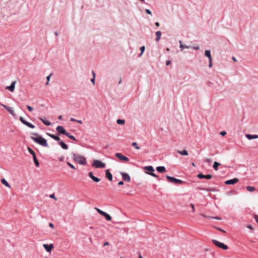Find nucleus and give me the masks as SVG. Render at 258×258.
<instances>
[{"label":"nucleus","mask_w":258,"mask_h":258,"mask_svg":"<svg viewBox=\"0 0 258 258\" xmlns=\"http://www.w3.org/2000/svg\"><path fill=\"white\" fill-rule=\"evenodd\" d=\"M32 135L37 137H31V139L35 143L43 146L47 147L48 146L46 140L42 138L41 136H39L37 133H33Z\"/></svg>","instance_id":"obj_1"},{"label":"nucleus","mask_w":258,"mask_h":258,"mask_svg":"<svg viewBox=\"0 0 258 258\" xmlns=\"http://www.w3.org/2000/svg\"><path fill=\"white\" fill-rule=\"evenodd\" d=\"M73 158L76 162L82 165H86L87 164L86 159L83 156L73 153Z\"/></svg>","instance_id":"obj_2"},{"label":"nucleus","mask_w":258,"mask_h":258,"mask_svg":"<svg viewBox=\"0 0 258 258\" xmlns=\"http://www.w3.org/2000/svg\"><path fill=\"white\" fill-rule=\"evenodd\" d=\"M166 177L168 181L171 183L180 184L183 183V181L182 180L175 178V177H173L170 176L169 175H166Z\"/></svg>","instance_id":"obj_3"},{"label":"nucleus","mask_w":258,"mask_h":258,"mask_svg":"<svg viewBox=\"0 0 258 258\" xmlns=\"http://www.w3.org/2000/svg\"><path fill=\"white\" fill-rule=\"evenodd\" d=\"M92 166L96 168H104L105 167V164L101 162L98 160H94L92 164Z\"/></svg>","instance_id":"obj_4"},{"label":"nucleus","mask_w":258,"mask_h":258,"mask_svg":"<svg viewBox=\"0 0 258 258\" xmlns=\"http://www.w3.org/2000/svg\"><path fill=\"white\" fill-rule=\"evenodd\" d=\"M212 242L217 247H220L222 249L226 250L228 248V247L226 245L216 240L213 239L212 240Z\"/></svg>","instance_id":"obj_5"},{"label":"nucleus","mask_w":258,"mask_h":258,"mask_svg":"<svg viewBox=\"0 0 258 258\" xmlns=\"http://www.w3.org/2000/svg\"><path fill=\"white\" fill-rule=\"evenodd\" d=\"M20 120L21 121L22 123L27 126L28 127H29L31 128H34L35 127V126L34 125L26 121L23 117H20Z\"/></svg>","instance_id":"obj_6"},{"label":"nucleus","mask_w":258,"mask_h":258,"mask_svg":"<svg viewBox=\"0 0 258 258\" xmlns=\"http://www.w3.org/2000/svg\"><path fill=\"white\" fill-rule=\"evenodd\" d=\"M115 156L120 159L121 161L128 162L129 159L126 156L123 155L121 153H117L115 154Z\"/></svg>","instance_id":"obj_7"},{"label":"nucleus","mask_w":258,"mask_h":258,"mask_svg":"<svg viewBox=\"0 0 258 258\" xmlns=\"http://www.w3.org/2000/svg\"><path fill=\"white\" fill-rule=\"evenodd\" d=\"M56 131L60 134H62L66 135L67 133V132L66 131V130L64 128V127L62 126H57L56 127Z\"/></svg>","instance_id":"obj_8"},{"label":"nucleus","mask_w":258,"mask_h":258,"mask_svg":"<svg viewBox=\"0 0 258 258\" xmlns=\"http://www.w3.org/2000/svg\"><path fill=\"white\" fill-rule=\"evenodd\" d=\"M120 173L121 175L122 179L124 181L126 182H130L131 181V177L128 174L122 172H121Z\"/></svg>","instance_id":"obj_9"},{"label":"nucleus","mask_w":258,"mask_h":258,"mask_svg":"<svg viewBox=\"0 0 258 258\" xmlns=\"http://www.w3.org/2000/svg\"><path fill=\"white\" fill-rule=\"evenodd\" d=\"M238 181V179L236 178H234L233 179L226 180L225 182V183L227 185L234 184L236 183Z\"/></svg>","instance_id":"obj_10"},{"label":"nucleus","mask_w":258,"mask_h":258,"mask_svg":"<svg viewBox=\"0 0 258 258\" xmlns=\"http://www.w3.org/2000/svg\"><path fill=\"white\" fill-rule=\"evenodd\" d=\"M0 105L3 106V107H4L7 110H8L9 111V112L14 115V111L13 110V109L11 108L10 107L8 106H7L4 104H2L1 103H0Z\"/></svg>","instance_id":"obj_11"},{"label":"nucleus","mask_w":258,"mask_h":258,"mask_svg":"<svg viewBox=\"0 0 258 258\" xmlns=\"http://www.w3.org/2000/svg\"><path fill=\"white\" fill-rule=\"evenodd\" d=\"M16 83V81H13L11 85L10 86H7L6 88V89H7V90H10L12 92H13L14 91V90H15V87Z\"/></svg>","instance_id":"obj_12"},{"label":"nucleus","mask_w":258,"mask_h":258,"mask_svg":"<svg viewBox=\"0 0 258 258\" xmlns=\"http://www.w3.org/2000/svg\"><path fill=\"white\" fill-rule=\"evenodd\" d=\"M43 246L47 252H50L54 247L52 244H50L49 245L47 244H44Z\"/></svg>","instance_id":"obj_13"},{"label":"nucleus","mask_w":258,"mask_h":258,"mask_svg":"<svg viewBox=\"0 0 258 258\" xmlns=\"http://www.w3.org/2000/svg\"><path fill=\"white\" fill-rule=\"evenodd\" d=\"M197 177L199 178H206L208 179H210L212 178V176L211 174H207L206 175H205L202 173H200L197 175Z\"/></svg>","instance_id":"obj_14"},{"label":"nucleus","mask_w":258,"mask_h":258,"mask_svg":"<svg viewBox=\"0 0 258 258\" xmlns=\"http://www.w3.org/2000/svg\"><path fill=\"white\" fill-rule=\"evenodd\" d=\"M105 176L110 181L112 180V175L108 169L105 171Z\"/></svg>","instance_id":"obj_15"},{"label":"nucleus","mask_w":258,"mask_h":258,"mask_svg":"<svg viewBox=\"0 0 258 258\" xmlns=\"http://www.w3.org/2000/svg\"><path fill=\"white\" fill-rule=\"evenodd\" d=\"M245 137L248 140L258 139V135H256L246 134L245 135Z\"/></svg>","instance_id":"obj_16"},{"label":"nucleus","mask_w":258,"mask_h":258,"mask_svg":"<svg viewBox=\"0 0 258 258\" xmlns=\"http://www.w3.org/2000/svg\"><path fill=\"white\" fill-rule=\"evenodd\" d=\"M58 144L61 147V148L64 150H67L69 148L68 146L65 144L63 141H59Z\"/></svg>","instance_id":"obj_17"},{"label":"nucleus","mask_w":258,"mask_h":258,"mask_svg":"<svg viewBox=\"0 0 258 258\" xmlns=\"http://www.w3.org/2000/svg\"><path fill=\"white\" fill-rule=\"evenodd\" d=\"M46 135L47 136H48L49 137H50V138H52L53 139L55 140V141H57L58 142L60 141V138L58 136H56L54 135L50 134L49 133H46Z\"/></svg>","instance_id":"obj_18"},{"label":"nucleus","mask_w":258,"mask_h":258,"mask_svg":"<svg viewBox=\"0 0 258 258\" xmlns=\"http://www.w3.org/2000/svg\"><path fill=\"white\" fill-rule=\"evenodd\" d=\"M179 44H180V48L181 49V50L183 49V48H189L191 47L190 46H188V45H184V44H182V42L181 40H179Z\"/></svg>","instance_id":"obj_19"},{"label":"nucleus","mask_w":258,"mask_h":258,"mask_svg":"<svg viewBox=\"0 0 258 258\" xmlns=\"http://www.w3.org/2000/svg\"><path fill=\"white\" fill-rule=\"evenodd\" d=\"M156 170L160 173H163L166 171V168L164 166H158Z\"/></svg>","instance_id":"obj_20"},{"label":"nucleus","mask_w":258,"mask_h":258,"mask_svg":"<svg viewBox=\"0 0 258 258\" xmlns=\"http://www.w3.org/2000/svg\"><path fill=\"white\" fill-rule=\"evenodd\" d=\"M156 41H159V40L161 38V35H162V33L161 31H157L156 32Z\"/></svg>","instance_id":"obj_21"},{"label":"nucleus","mask_w":258,"mask_h":258,"mask_svg":"<svg viewBox=\"0 0 258 258\" xmlns=\"http://www.w3.org/2000/svg\"><path fill=\"white\" fill-rule=\"evenodd\" d=\"M205 55L206 56L208 57L209 59H212V56L211 55V51L210 50H206L205 51Z\"/></svg>","instance_id":"obj_22"},{"label":"nucleus","mask_w":258,"mask_h":258,"mask_svg":"<svg viewBox=\"0 0 258 258\" xmlns=\"http://www.w3.org/2000/svg\"><path fill=\"white\" fill-rule=\"evenodd\" d=\"M144 169L146 170H148L149 171H151V173H153V172L155 171L153 167L152 166H145L144 167Z\"/></svg>","instance_id":"obj_23"},{"label":"nucleus","mask_w":258,"mask_h":258,"mask_svg":"<svg viewBox=\"0 0 258 258\" xmlns=\"http://www.w3.org/2000/svg\"><path fill=\"white\" fill-rule=\"evenodd\" d=\"M177 152L181 155L187 156L188 155V152L186 150L183 151L178 150Z\"/></svg>","instance_id":"obj_24"},{"label":"nucleus","mask_w":258,"mask_h":258,"mask_svg":"<svg viewBox=\"0 0 258 258\" xmlns=\"http://www.w3.org/2000/svg\"><path fill=\"white\" fill-rule=\"evenodd\" d=\"M39 119L42 121V122L46 125H50L51 124V123L50 121H48V120H44L43 118H42V117H39Z\"/></svg>","instance_id":"obj_25"},{"label":"nucleus","mask_w":258,"mask_h":258,"mask_svg":"<svg viewBox=\"0 0 258 258\" xmlns=\"http://www.w3.org/2000/svg\"><path fill=\"white\" fill-rule=\"evenodd\" d=\"M1 182L5 185L6 186L10 187V185L9 183L7 182V181L5 179L3 178L1 179Z\"/></svg>","instance_id":"obj_26"},{"label":"nucleus","mask_w":258,"mask_h":258,"mask_svg":"<svg viewBox=\"0 0 258 258\" xmlns=\"http://www.w3.org/2000/svg\"><path fill=\"white\" fill-rule=\"evenodd\" d=\"M103 216L105 217L106 220L108 221H110L111 220V217L106 212L103 214Z\"/></svg>","instance_id":"obj_27"},{"label":"nucleus","mask_w":258,"mask_h":258,"mask_svg":"<svg viewBox=\"0 0 258 258\" xmlns=\"http://www.w3.org/2000/svg\"><path fill=\"white\" fill-rule=\"evenodd\" d=\"M220 165V163H218V162L215 161V162H214V164H213V168L215 170H218V167Z\"/></svg>","instance_id":"obj_28"},{"label":"nucleus","mask_w":258,"mask_h":258,"mask_svg":"<svg viewBox=\"0 0 258 258\" xmlns=\"http://www.w3.org/2000/svg\"><path fill=\"white\" fill-rule=\"evenodd\" d=\"M66 136L72 140H74V141L76 140V138L74 136L70 135L68 132H67V134L66 135Z\"/></svg>","instance_id":"obj_29"},{"label":"nucleus","mask_w":258,"mask_h":258,"mask_svg":"<svg viewBox=\"0 0 258 258\" xmlns=\"http://www.w3.org/2000/svg\"><path fill=\"white\" fill-rule=\"evenodd\" d=\"M33 160H34V163L36 165V167H39V162L38 161L37 158H36V156H34L33 157Z\"/></svg>","instance_id":"obj_30"},{"label":"nucleus","mask_w":258,"mask_h":258,"mask_svg":"<svg viewBox=\"0 0 258 258\" xmlns=\"http://www.w3.org/2000/svg\"><path fill=\"white\" fill-rule=\"evenodd\" d=\"M28 150L29 152L33 156V157L36 156L35 152L31 148L28 147Z\"/></svg>","instance_id":"obj_31"},{"label":"nucleus","mask_w":258,"mask_h":258,"mask_svg":"<svg viewBox=\"0 0 258 258\" xmlns=\"http://www.w3.org/2000/svg\"><path fill=\"white\" fill-rule=\"evenodd\" d=\"M116 122L118 124H123L125 123V120L123 119H118L117 120Z\"/></svg>","instance_id":"obj_32"},{"label":"nucleus","mask_w":258,"mask_h":258,"mask_svg":"<svg viewBox=\"0 0 258 258\" xmlns=\"http://www.w3.org/2000/svg\"><path fill=\"white\" fill-rule=\"evenodd\" d=\"M246 189L249 191H253L255 190V188L253 186H248L246 187Z\"/></svg>","instance_id":"obj_33"},{"label":"nucleus","mask_w":258,"mask_h":258,"mask_svg":"<svg viewBox=\"0 0 258 258\" xmlns=\"http://www.w3.org/2000/svg\"><path fill=\"white\" fill-rule=\"evenodd\" d=\"M132 145L137 150H139L140 148L138 146V144L136 142H133Z\"/></svg>","instance_id":"obj_34"},{"label":"nucleus","mask_w":258,"mask_h":258,"mask_svg":"<svg viewBox=\"0 0 258 258\" xmlns=\"http://www.w3.org/2000/svg\"><path fill=\"white\" fill-rule=\"evenodd\" d=\"M140 50L141 51V53L139 55V57H141L142 55V54L143 53V52H144L145 50V47L144 46H142L140 47Z\"/></svg>","instance_id":"obj_35"},{"label":"nucleus","mask_w":258,"mask_h":258,"mask_svg":"<svg viewBox=\"0 0 258 258\" xmlns=\"http://www.w3.org/2000/svg\"><path fill=\"white\" fill-rule=\"evenodd\" d=\"M146 173L147 174H150L151 176H152L153 177L157 178L158 180H160V178L159 177V176L158 175H157L156 174H155V173H148V172H146Z\"/></svg>","instance_id":"obj_36"},{"label":"nucleus","mask_w":258,"mask_h":258,"mask_svg":"<svg viewBox=\"0 0 258 258\" xmlns=\"http://www.w3.org/2000/svg\"><path fill=\"white\" fill-rule=\"evenodd\" d=\"M95 209L97 211L98 213H99L100 214L103 216V214H104L105 212L101 210L100 209L96 208Z\"/></svg>","instance_id":"obj_37"},{"label":"nucleus","mask_w":258,"mask_h":258,"mask_svg":"<svg viewBox=\"0 0 258 258\" xmlns=\"http://www.w3.org/2000/svg\"><path fill=\"white\" fill-rule=\"evenodd\" d=\"M93 181H94L96 182H98L100 181V179L98 177H96L95 176H93V177L91 178Z\"/></svg>","instance_id":"obj_38"},{"label":"nucleus","mask_w":258,"mask_h":258,"mask_svg":"<svg viewBox=\"0 0 258 258\" xmlns=\"http://www.w3.org/2000/svg\"><path fill=\"white\" fill-rule=\"evenodd\" d=\"M205 190L207 191H217V190L215 188H208L205 189Z\"/></svg>","instance_id":"obj_39"},{"label":"nucleus","mask_w":258,"mask_h":258,"mask_svg":"<svg viewBox=\"0 0 258 258\" xmlns=\"http://www.w3.org/2000/svg\"><path fill=\"white\" fill-rule=\"evenodd\" d=\"M51 75H52V74H50L49 76H48L46 77L47 82L46 83V85H47L49 84V81L50 80V77H51Z\"/></svg>","instance_id":"obj_40"},{"label":"nucleus","mask_w":258,"mask_h":258,"mask_svg":"<svg viewBox=\"0 0 258 258\" xmlns=\"http://www.w3.org/2000/svg\"><path fill=\"white\" fill-rule=\"evenodd\" d=\"M67 164L72 169H75V166L70 162H67Z\"/></svg>","instance_id":"obj_41"},{"label":"nucleus","mask_w":258,"mask_h":258,"mask_svg":"<svg viewBox=\"0 0 258 258\" xmlns=\"http://www.w3.org/2000/svg\"><path fill=\"white\" fill-rule=\"evenodd\" d=\"M27 108L30 111H32L34 110L33 108L29 105H27Z\"/></svg>","instance_id":"obj_42"},{"label":"nucleus","mask_w":258,"mask_h":258,"mask_svg":"<svg viewBox=\"0 0 258 258\" xmlns=\"http://www.w3.org/2000/svg\"><path fill=\"white\" fill-rule=\"evenodd\" d=\"M209 68H211L213 66L212 64V59H209Z\"/></svg>","instance_id":"obj_43"},{"label":"nucleus","mask_w":258,"mask_h":258,"mask_svg":"<svg viewBox=\"0 0 258 258\" xmlns=\"http://www.w3.org/2000/svg\"><path fill=\"white\" fill-rule=\"evenodd\" d=\"M145 12L148 14H149L150 15H152V12L151 11L149 10V9H146L145 10Z\"/></svg>","instance_id":"obj_44"},{"label":"nucleus","mask_w":258,"mask_h":258,"mask_svg":"<svg viewBox=\"0 0 258 258\" xmlns=\"http://www.w3.org/2000/svg\"><path fill=\"white\" fill-rule=\"evenodd\" d=\"M190 48H192V49H195V50H199L200 49V47H199V46H192Z\"/></svg>","instance_id":"obj_45"},{"label":"nucleus","mask_w":258,"mask_h":258,"mask_svg":"<svg viewBox=\"0 0 258 258\" xmlns=\"http://www.w3.org/2000/svg\"><path fill=\"white\" fill-rule=\"evenodd\" d=\"M211 219H216V220H221V218L218 217V216H216V217H211Z\"/></svg>","instance_id":"obj_46"},{"label":"nucleus","mask_w":258,"mask_h":258,"mask_svg":"<svg viewBox=\"0 0 258 258\" xmlns=\"http://www.w3.org/2000/svg\"><path fill=\"white\" fill-rule=\"evenodd\" d=\"M220 134L221 136H225L226 134V132H225V131H223V132H220Z\"/></svg>","instance_id":"obj_47"},{"label":"nucleus","mask_w":258,"mask_h":258,"mask_svg":"<svg viewBox=\"0 0 258 258\" xmlns=\"http://www.w3.org/2000/svg\"><path fill=\"white\" fill-rule=\"evenodd\" d=\"M88 175H89V176L91 178H92L93 177V176H94V175H93L92 172H91L89 173Z\"/></svg>","instance_id":"obj_48"},{"label":"nucleus","mask_w":258,"mask_h":258,"mask_svg":"<svg viewBox=\"0 0 258 258\" xmlns=\"http://www.w3.org/2000/svg\"><path fill=\"white\" fill-rule=\"evenodd\" d=\"M170 64H171V61L170 60H167L166 61V66H169Z\"/></svg>","instance_id":"obj_49"},{"label":"nucleus","mask_w":258,"mask_h":258,"mask_svg":"<svg viewBox=\"0 0 258 258\" xmlns=\"http://www.w3.org/2000/svg\"><path fill=\"white\" fill-rule=\"evenodd\" d=\"M50 198L54 199L55 200H56V198L55 197V196L54 194H52L50 196Z\"/></svg>","instance_id":"obj_50"},{"label":"nucleus","mask_w":258,"mask_h":258,"mask_svg":"<svg viewBox=\"0 0 258 258\" xmlns=\"http://www.w3.org/2000/svg\"><path fill=\"white\" fill-rule=\"evenodd\" d=\"M217 229L218 230H219V231H221V232H223V233H225V231L224 230H223V229H221V228H217Z\"/></svg>","instance_id":"obj_51"},{"label":"nucleus","mask_w":258,"mask_h":258,"mask_svg":"<svg viewBox=\"0 0 258 258\" xmlns=\"http://www.w3.org/2000/svg\"><path fill=\"white\" fill-rule=\"evenodd\" d=\"M91 82L93 84H95V78H94V77H93V78L91 79Z\"/></svg>","instance_id":"obj_52"},{"label":"nucleus","mask_w":258,"mask_h":258,"mask_svg":"<svg viewBox=\"0 0 258 258\" xmlns=\"http://www.w3.org/2000/svg\"><path fill=\"white\" fill-rule=\"evenodd\" d=\"M190 206L192 209V211L194 212L195 211V207H194V205L192 204H190Z\"/></svg>","instance_id":"obj_53"},{"label":"nucleus","mask_w":258,"mask_h":258,"mask_svg":"<svg viewBox=\"0 0 258 258\" xmlns=\"http://www.w3.org/2000/svg\"><path fill=\"white\" fill-rule=\"evenodd\" d=\"M124 184L123 182L122 181H120L118 182V184L119 185H122Z\"/></svg>","instance_id":"obj_54"},{"label":"nucleus","mask_w":258,"mask_h":258,"mask_svg":"<svg viewBox=\"0 0 258 258\" xmlns=\"http://www.w3.org/2000/svg\"><path fill=\"white\" fill-rule=\"evenodd\" d=\"M254 218L256 222L258 223V215H255Z\"/></svg>","instance_id":"obj_55"},{"label":"nucleus","mask_w":258,"mask_h":258,"mask_svg":"<svg viewBox=\"0 0 258 258\" xmlns=\"http://www.w3.org/2000/svg\"><path fill=\"white\" fill-rule=\"evenodd\" d=\"M49 226L51 228H53L54 227V225H53V224L52 223H49Z\"/></svg>","instance_id":"obj_56"},{"label":"nucleus","mask_w":258,"mask_h":258,"mask_svg":"<svg viewBox=\"0 0 258 258\" xmlns=\"http://www.w3.org/2000/svg\"><path fill=\"white\" fill-rule=\"evenodd\" d=\"M247 228L250 229H252V227L251 225H247Z\"/></svg>","instance_id":"obj_57"},{"label":"nucleus","mask_w":258,"mask_h":258,"mask_svg":"<svg viewBox=\"0 0 258 258\" xmlns=\"http://www.w3.org/2000/svg\"><path fill=\"white\" fill-rule=\"evenodd\" d=\"M109 245V242H105L103 244V246H107Z\"/></svg>","instance_id":"obj_58"},{"label":"nucleus","mask_w":258,"mask_h":258,"mask_svg":"<svg viewBox=\"0 0 258 258\" xmlns=\"http://www.w3.org/2000/svg\"><path fill=\"white\" fill-rule=\"evenodd\" d=\"M201 215L205 218H211V217L210 216H207L206 215H204V214H202Z\"/></svg>","instance_id":"obj_59"},{"label":"nucleus","mask_w":258,"mask_h":258,"mask_svg":"<svg viewBox=\"0 0 258 258\" xmlns=\"http://www.w3.org/2000/svg\"><path fill=\"white\" fill-rule=\"evenodd\" d=\"M77 122H78L80 124H82L83 123V122L81 120H77L76 121Z\"/></svg>","instance_id":"obj_60"},{"label":"nucleus","mask_w":258,"mask_h":258,"mask_svg":"<svg viewBox=\"0 0 258 258\" xmlns=\"http://www.w3.org/2000/svg\"><path fill=\"white\" fill-rule=\"evenodd\" d=\"M70 120H71V121H77V119H75V118H71Z\"/></svg>","instance_id":"obj_61"},{"label":"nucleus","mask_w":258,"mask_h":258,"mask_svg":"<svg viewBox=\"0 0 258 258\" xmlns=\"http://www.w3.org/2000/svg\"><path fill=\"white\" fill-rule=\"evenodd\" d=\"M232 59L234 61H235V62H236V61H237L236 58L235 57H234V56L232 57Z\"/></svg>","instance_id":"obj_62"},{"label":"nucleus","mask_w":258,"mask_h":258,"mask_svg":"<svg viewBox=\"0 0 258 258\" xmlns=\"http://www.w3.org/2000/svg\"><path fill=\"white\" fill-rule=\"evenodd\" d=\"M155 25H156V26H157V27L159 26V25H160L159 23V22H156V23H155Z\"/></svg>","instance_id":"obj_63"},{"label":"nucleus","mask_w":258,"mask_h":258,"mask_svg":"<svg viewBox=\"0 0 258 258\" xmlns=\"http://www.w3.org/2000/svg\"><path fill=\"white\" fill-rule=\"evenodd\" d=\"M59 160L60 161H63V157H60L59 158Z\"/></svg>","instance_id":"obj_64"}]
</instances>
